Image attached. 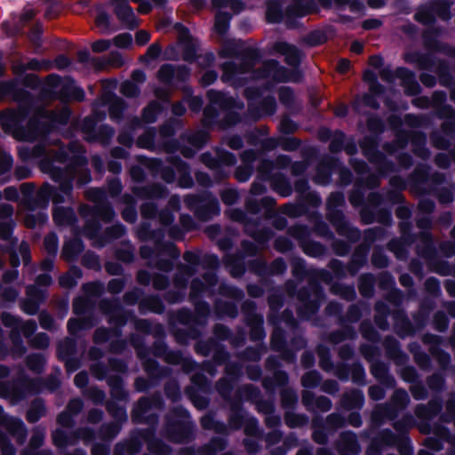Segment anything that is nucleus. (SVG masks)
<instances>
[{
	"mask_svg": "<svg viewBox=\"0 0 455 455\" xmlns=\"http://www.w3.org/2000/svg\"><path fill=\"white\" fill-rule=\"evenodd\" d=\"M167 162L172 164L179 173L178 185L183 188H190L194 186V180L190 175L188 164L179 156H170Z\"/></svg>",
	"mask_w": 455,
	"mask_h": 455,
	"instance_id": "51",
	"label": "nucleus"
},
{
	"mask_svg": "<svg viewBox=\"0 0 455 455\" xmlns=\"http://www.w3.org/2000/svg\"><path fill=\"white\" fill-rule=\"evenodd\" d=\"M66 149L73 154L69 163L65 167L56 166L50 159H41L39 168L50 176L52 180L60 184V189L71 195L76 180V186L81 188L92 181L91 172L88 169V159L84 156L86 149L78 140L70 141Z\"/></svg>",
	"mask_w": 455,
	"mask_h": 455,
	"instance_id": "1",
	"label": "nucleus"
},
{
	"mask_svg": "<svg viewBox=\"0 0 455 455\" xmlns=\"http://www.w3.org/2000/svg\"><path fill=\"white\" fill-rule=\"evenodd\" d=\"M164 305L157 295H148L139 302V312L145 315L148 312L161 315L164 312Z\"/></svg>",
	"mask_w": 455,
	"mask_h": 455,
	"instance_id": "59",
	"label": "nucleus"
},
{
	"mask_svg": "<svg viewBox=\"0 0 455 455\" xmlns=\"http://www.w3.org/2000/svg\"><path fill=\"white\" fill-rule=\"evenodd\" d=\"M141 364L148 379L143 377L135 379L133 387L137 392H146L150 387L156 386L160 379L170 376L172 373L169 367L160 366L155 359H146Z\"/></svg>",
	"mask_w": 455,
	"mask_h": 455,
	"instance_id": "16",
	"label": "nucleus"
},
{
	"mask_svg": "<svg viewBox=\"0 0 455 455\" xmlns=\"http://www.w3.org/2000/svg\"><path fill=\"white\" fill-rule=\"evenodd\" d=\"M143 442L138 430L128 440L117 443L113 453L114 455H135L140 451Z\"/></svg>",
	"mask_w": 455,
	"mask_h": 455,
	"instance_id": "45",
	"label": "nucleus"
},
{
	"mask_svg": "<svg viewBox=\"0 0 455 455\" xmlns=\"http://www.w3.org/2000/svg\"><path fill=\"white\" fill-rule=\"evenodd\" d=\"M296 3L287 6L284 12V22L288 28H295L296 18L315 13L318 8L315 0H294Z\"/></svg>",
	"mask_w": 455,
	"mask_h": 455,
	"instance_id": "26",
	"label": "nucleus"
},
{
	"mask_svg": "<svg viewBox=\"0 0 455 455\" xmlns=\"http://www.w3.org/2000/svg\"><path fill=\"white\" fill-rule=\"evenodd\" d=\"M164 401L159 391L148 396H141L133 404L131 411V419L133 424H148L156 427L158 423V416L156 413L146 415L151 409L163 410Z\"/></svg>",
	"mask_w": 455,
	"mask_h": 455,
	"instance_id": "10",
	"label": "nucleus"
},
{
	"mask_svg": "<svg viewBox=\"0 0 455 455\" xmlns=\"http://www.w3.org/2000/svg\"><path fill=\"white\" fill-rule=\"evenodd\" d=\"M335 448L339 453L350 452L358 454L360 451V445L358 443L356 435L351 431L341 432L338 441L336 442Z\"/></svg>",
	"mask_w": 455,
	"mask_h": 455,
	"instance_id": "52",
	"label": "nucleus"
},
{
	"mask_svg": "<svg viewBox=\"0 0 455 455\" xmlns=\"http://www.w3.org/2000/svg\"><path fill=\"white\" fill-rule=\"evenodd\" d=\"M188 419L189 413L185 408L173 407L165 416L163 435L173 443H185L191 441L193 424Z\"/></svg>",
	"mask_w": 455,
	"mask_h": 455,
	"instance_id": "8",
	"label": "nucleus"
},
{
	"mask_svg": "<svg viewBox=\"0 0 455 455\" xmlns=\"http://www.w3.org/2000/svg\"><path fill=\"white\" fill-rule=\"evenodd\" d=\"M184 204L202 221H207L220 212L217 198L209 192L187 195L184 197Z\"/></svg>",
	"mask_w": 455,
	"mask_h": 455,
	"instance_id": "12",
	"label": "nucleus"
},
{
	"mask_svg": "<svg viewBox=\"0 0 455 455\" xmlns=\"http://www.w3.org/2000/svg\"><path fill=\"white\" fill-rule=\"evenodd\" d=\"M386 356L396 365H403L408 361V355L402 351L399 341L393 336H387L383 341Z\"/></svg>",
	"mask_w": 455,
	"mask_h": 455,
	"instance_id": "46",
	"label": "nucleus"
},
{
	"mask_svg": "<svg viewBox=\"0 0 455 455\" xmlns=\"http://www.w3.org/2000/svg\"><path fill=\"white\" fill-rule=\"evenodd\" d=\"M84 251V244L80 238H73L66 242L61 251V259L66 262H73Z\"/></svg>",
	"mask_w": 455,
	"mask_h": 455,
	"instance_id": "64",
	"label": "nucleus"
},
{
	"mask_svg": "<svg viewBox=\"0 0 455 455\" xmlns=\"http://www.w3.org/2000/svg\"><path fill=\"white\" fill-rule=\"evenodd\" d=\"M7 97L18 104L32 105L34 101L32 94L28 91L18 87V81L14 78L0 81V102Z\"/></svg>",
	"mask_w": 455,
	"mask_h": 455,
	"instance_id": "25",
	"label": "nucleus"
},
{
	"mask_svg": "<svg viewBox=\"0 0 455 455\" xmlns=\"http://www.w3.org/2000/svg\"><path fill=\"white\" fill-rule=\"evenodd\" d=\"M363 393L357 388L345 391L339 398V406L346 411L359 410L363 406Z\"/></svg>",
	"mask_w": 455,
	"mask_h": 455,
	"instance_id": "50",
	"label": "nucleus"
},
{
	"mask_svg": "<svg viewBox=\"0 0 455 455\" xmlns=\"http://www.w3.org/2000/svg\"><path fill=\"white\" fill-rule=\"evenodd\" d=\"M419 243L416 246V253L427 260L436 257V249L433 242V235L428 231H420L418 234Z\"/></svg>",
	"mask_w": 455,
	"mask_h": 455,
	"instance_id": "48",
	"label": "nucleus"
},
{
	"mask_svg": "<svg viewBox=\"0 0 455 455\" xmlns=\"http://www.w3.org/2000/svg\"><path fill=\"white\" fill-rule=\"evenodd\" d=\"M435 116L444 120L440 126L441 132L450 139H453L455 137V109L451 105H446L439 108Z\"/></svg>",
	"mask_w": 455,
	"mask_h": 455,
	"instance_id": "42",
	"label": "nucleus"
},
{
	"mask_svg": "<svg viewBox=\"0 0 455 455\" xmlns=\"http://www.w3.org/2000/svg\"><path fill=\"white\" fill-rule=\"evenodd\" d=\"M124 64L123 56L118 52H111L108 56L93 60L97 70H105L108 68H119Z\"/></svg>",
	"mask_w": 455,
	"mask_h": 455,
	"instance_id": "63",
	"label": "nucleus"
},
{
	"mask_svg": "<svg viewBox=\"0 0 455 455\" xmlns=\"http://www.w3.org/2000/svg\"><path fill=\"white\" fill-rule=\"evenodd\" d=\"M256 303L252 300H244L241 305L244 323L250 328V339L261 341L266 337L263 323V315L256 312Z\"/></svg>",
	"mask_w": 455,
	"mask_h": 455,
	"instance_id": "18",
	"label": "nucleus"
},
{
	"mask_svg": "<svg viewBox=\"0 0 455 455\" xmlns=\"http://www.w3.org/2000/svg\"><path fill=\"white\" fill-rule=\"evenodd\" d=\"M137 236L141 242L153 241L154 248L143 245L140 248V254L142 259H149L152 256L167 255L172 259H177L180 251L178 247L171 242H164L165 233L163 228L152 229L148 222H142L137 229Z\"/></svg>",
	"mask_w": 455,
	"mask_h": 455,
	"instance_id": "5",
	"label": "nucleus"
},
{
	"mask_svg": "<svg viewBox=\"0 0 455 455\" xmlns=\"http://www.w3.org/2000/svg\"><path fill=\"white\" fill-rule=\"evenodd\" d=\"M429 179V167L426 164L418 165L409 175L410 192L417 196L430 195L432 190L422 187Z\"/></svg>",
	"mask_w": 455,
	"mask_h": 455,
	"instance_id": "30",
	"label": "nucleus"
},
{
	"mask_svg": "<svg viewBox=\"0 0 455 455\" xmlns=\"http://www.w3.org/2000/svg\"><path fill=\"white\" fill-rule=\"evenodd\" d=\"M370 371L373 378L382 386L387 388L395 387V379L389 371V366L382 361L372 362L370 365Z\"/></svg>",
	"mask_w": 455,
	"mask_h": 455,
	"instance_id": "41",
	"label": "nucleus"
},
{
	"mask_svg": "<svg viewBox=\"0 0 455 455\" xmlns=\"http://www.w3.org/2000/svg\"><path fill=\"white\" fill-rule=\"evenodd\" d=\"M224 265L229 268L231 276L241 277L246 271L243 257L240 253L228 254L223 259Z\"/></svg>",
	"mask_w": 455,
	"mask_h": 455,
	"instance_id": "61",
	"label": "nucleus"
},
{
	"mask_svg": "<svg viewBox=\"0 0 455 455\" xmlns=\"http://www.w3.org/2000/svg\"><path fill=\"white\" fill-rule=\"evenodd\" d=\"M276 101L273 96L263 98L257 105L249 104L248 111L254 120L265 116H273L276 111Z\"/></svg>",
	"mask_w": 455,
	"mask_h": 455,
	"instance_id": "47",
	"label": "nucleus"
},
{
	"mask_svg": "<svg viewBox=\"0 0 455 455\" xmlns=\"http://www.w3.org/2000/svg\"><path fill=\"white\" fill-rule=\"evenodd\" d=\"M101 100L103 104L108 105L110 119L120 122L123 119L124 110L127 108L125 100L111 92L103 93Z\"/></svg>",
	"mask_w": 455,
	"mask_h": 455,
	"instance_id": "39",
	"label": "nucleus"
},
{
	"mask_svg": "<svg viewBox=\"0 0 455 455\" xmlns=\"http://www.w3.org/2000/svg\"><path fill=\"white\" fill-rule=\"evenodd\" d=\"M341 329L331 331L326 335L325 340L331 344L337 345L345 340H353L357 334L355 328L351 325H340Z\"/></svg>",
	"mask_w": 455,
	"mask_h": 455,
	"instance_id": "62",
	"label": "nucleus"
},
{
	"mask_svg": "<svg viewBox=\"0 0 455 455\" xmlns=\"http://www.w3.org/2000/svg\"><path fill=\"white\" fill-rule=\"evenodd\" d=\"M369 251L359 244L354 249L351 258L346 265L347 274L355 276L367 264Z\"/></svg>",
	"mask_w": 455,
	"mask_h": 455,
	"instance_id": "49",
	"label": "nucleus"
},
{
	"mask_svg": "<svg viewBox=\"0 0 455 455\" xmlns=\"http://www.w3.org/2000/svg\"><path fill=\"white\" fill-rule=\"evenodd\" d=\"M78 212L84 219L94 217L104 223H110L116 216L112 204L108 200L93 205L82 204L78 208Z\"/></svg>",
	"mask_w": 455,
	"mask_h": 455,
	"instance_id": "28",
	"label": "nucleus"
},
{
	"mask_svg": "<svg viewBox=\"0 0 455 455\" xmlns=\"http://www.w3.org/2000/svg\"><path fill=\"white\" fill-rule=\"evenodd\" d=\"M273 49L284 56V61L288 66L297 68L300 65L302 53L295 45L286 42H276Z\"/></svg>",
	"mask_w": 455,
	"mask_h": 455,
	"instance_id": "43",
	"label": "nucleus"
},
{
	"mask_svg": "<svg viewBox=\"0 0 455 455\" xmlns=\"http://www.w3.org/2000/svg\"><path fill=\"white\" fill-rule=\"evenodd\" d=\"M195 313L188 307L179 309L175 314L178 323L182 325H197L204 327L208 323L211 307L208 302H197L193 304Z\"/></svg>",
	"mask_w": 455,
	"mask_h": 455,
	"instance_id": "19",
	"label": "nucleus"
},
{
	"mask_svg": "<svg viewBox=\"0 0 455 455\" xmlns=\"http://www.w3.org/2000/svg\"><path fill=\"white\" fill-rule=\"evenodd\" d=\"M39 116L49 119L54 126L55 124H66L69 121L71 116V110L68 107H63L59 109H44L43 108H38Z\"/></svg>",
	"mask_w": 455,
	"mask_h": 455,
	"instance_id": "57",
	"label": "nucleus"
},
{
	"mask_svg": "<svg viewBox=\"0 0 455 455\" xmlns=\"http://www.w3.org/2000/svg\"><path fill=\"white\" fill-rule=\"evenodd\" d=\"M32 105L19 104L16 108H7L0 111V124L5 132L12 133L13 136L21 140L22 122L28 115L29 108Z\"/></svg>",
	"mask_w": 455,
	"mask_h": 455,
	"instance_id": "17",
	"label": "nucleus"
},
{
	"mask_svg": "<svg viewBox=\"0 0 455 455\" xmlns=\"http://www.w3.org/2000/svg\"><path fill=\"white\" fill-rule=\"evenodd\" d=\"M363 155L376 167L380 175H387L396 172L395 164L378 149L379 140L372 136H365L359 142Z\"/></svg>",
	"mask_w": 455,
	"mask_h": 455,
	"instance_id": "13",
	"label": "nucleus"
},
{
	"mask_svg": "<svg viewBox=\"0 0 455 455\" xmlns=\"http://www.w3.org/2000/svg\"><path fill=\"white\" fill-rule=\"evenodd\" d=\"M249 73H252L255 79L271 78L275 83H285L290 80V71L280 66L275 60H264L259 68L254 67Z\"/></svg>",
	"mask_w": 455,
	"mask_h": 455,
	"instance_id": "22",
	"label": "nucleus"
},
{
	"mask_svg": "<svg viewBox=\"0 0 455 455\" xmlns=\"http://www.w3.org/2000/svg\"><path fill=\"white\" fill-rule=\"evenodd\" d=\"M221 58H235L240 60L239 63L235 61H226L220 65L222 71L221 80L224 83L235 84V80L238 75L249 73L258 64L260 59L259 50L254 48H244L237 50L234 45L228 44L219 52Z\"/></svg>",
	"mask_w": 455,
	"mask_h": 455,
	"instance_id": "4",
	"label": "nucleus"
},
{
	"mask_svg": "<svg viewBox=\"0 0 455 455\" xmlns=\"http://www.w3.org/2000/svg\"><path fill=\"white\" fill-rule=\"evenodd\" d=\"M71 194H73V192ZM64 196L68 197L72 196V195L63 193L60 189V186L56 188L48 182H44L36 191L35 200H27L28 210H35L37 207H46L50 200H52L54 204H62L65 202Z\"/></svg>",
	"mask_w": 455,
	"mask_h": 455,
	"instance_id": "20",
	"label": "nucleus"
},
{
	"mask_svg": "<svg viewBox=\"0 0 455 455\" xmlns=\"http://www.w3.org/2000/svg\"><path fill=\"white\" fill-rule=\"evenodd\" d=\"M397 78L401 80V86L404 89L407 96H416L421 92V88L416 80L415 74L406 68H396Z\"/></svg>",
	"mask_w": 455,
	"mask_h": 455,
	"instance_id": "44",
	"label": "nucleus"
},
{
	"mask_svg": "<svg viewBox=\"0 0 455 455\" xmlns=\"http://www.w3.org/2000/svg\"><path fill=\"white\" fill-rule=\"evenodd\" d=\"M270 348L280 353V358L288 363H292L296 360L294 351L286 346L284 331L280 327H275L271 334Z\"/></svg>",
	"mask_w": 455,
	"mask_h": 455,
	"instance_id": "32",
	"label": "nucleus"
},
{
	"mask_svg": "<svg viewBox=\"0 0 455 455\" xmlns=\"http://www.w3.org/2000/svg\"><path fill=\"white\" fill-rule=\"evenodd\" d=\"M272 190L283 197H288L292 194V187L288 178L281 173H275L267 180Z\"/></svg>",
	"mask_w": 455,
	"mask_h": 455,
	"instance_id": "58",
	"label": "nucleus"
},
{
	"mask_svg": "<svg viewBox=\"0 0 455 455\" xmlns=\"http://www.w3.org/2000/svg\"><path fill=\"white\" fill-rule=\"evenodd\" d=\"M112 4L116 16L125 28L134 29L140 26V20L128 4V0H112Z\"/></svg>",
	"mask_w": 455,
	"mask_h": 455,
	"instance_id": "31",
	"label": "nucleus"
},
{
	"mask_svg": "<svg viewBox=\"0 0 455 455\" xmlns=\"http://www.w3.org/2000/svg\"><path fill=\"white\" fill-rule=\"evenodd\" d=\"M207 98L210 104L204 108L203 118L201 121L202 125L204 128H210L214 124L215 119L219 116L216 107H219L223 111H228L235 108L242 109L243 108V103L237 102L233 97L220 91L209 90L207 92Z\"/></svg>",
	"mask_w": 455,
	"mask_h": 455,
	"instance_id": "11",
	"label": "nucleus"
},
{
	"mask_svg": "<svg viewBox=\"0 0 455 455\" xmlns=\"http://www.w3.org/2000/svg\"><path fill=\"white\" fill-rule=\"evenodd\" d=\"M125 232L124 226L120 223L108 227L99 239L92 243V245L96 248H102L110 241L124 236Z\"/></svg>",
	"mask_w": 455,
	"mask_h": 455,
	"instance_id": "54",
	"label": "nucleus"
},
{
	"mask_svg": "<svg viewBox=\"0 0 455 455\" xmlns=\"http://www.w3.org/2000/svg\"><path fill=\"white\" fill-rule=\"evenodd\" d=\"M53 130V125L49 119L39 116L38 108L35 115L30 117L21 132V140L34 141L44 138Z\"/></svg>",
	"mask_w": 455,
	"mask_h": 455,
	"instance_id": "21",
	"label": "nucleus"
},
{
	"mask_svg": "<svg viewBox=\"0 0 455 455\" xmlns=\"http://www.w3.org/2000/svg\"><path fill=\"white\" fill-rule=\"evenodd\" d=\"M132 193L141 200L161 199L167 196L168 189L160 183H150L145 186H133L131 188Z\"/></svg>",
	"mask_w": 455,
	"mask_h": 455,
	"instance_id": "35",
	"label": "nucleus"
},
{
	"mask_svg": "<svg viewBox=\"0 0 455 455\" xmlns=\"http://www.w3.org/2000/svg\"><path fill=\"white\" fill-rule=\"evenodd\" d=\"M0 426L15 439L20 445L26 442L28 431L21 419L10 417L4 413L3 407L0 405Z\"/></svg>",
	"mask_w": 455,
	"mask_h": 455,
	"instance_id": "29",
	"label": "nucleus"
},
{
	"mask_svg": "<svg viewBox=\"0 0 455 455\" xmlns=\"http://www.w3.org/2000/svg\"><path fill=\"white\" fill-rule=\"evenodd\" d=\"M411 143L412 153L422 160H427L430 156V151L427 148V136L424 132L419 131L411 132Z\"/></svg>",
	"mask_w": 455,
	"mask_h": 455,
	"instance_id": "56",
	"label": "nucleus"
},
{
	"mask_svg": "<svg viewBox=\"0 0 455 455\" xmlns=\"http://www.w3.org/2000/svg\"><path fill=\"white\" fill-rule=\"evenodd\" d=\"M41 392V380L21 377L12 381L11 403L15 404L24 400L28 395Z\"/></svg>",
	"mask_w": 455,
	"mask_h": 455,
	"instance_id": "24",
	"label": "nucleus"
},
{
	"mask_svg": "<svg viewBox=\"0 0 455 455\" xmlns=\"http://www.w3.org/2000/svg\"><path fill=\"white\" fill-rule=\"evenodd\" d=\"M52 219L57 226H73L77 220L75 211L63 206H56L52 210Z\"/></svg>",
	"mask_w": 455,
	"mask_h": 455,
	"instance_id": "60",
	"label": "nucleus"
},
{
	"mask_svg": "<svg viewBox=\"0 0 455 455\" xmlns=\"http://www.w3.org/2000/svg\"><path fill=\"white\" fill-rule=\"evenodd\" d=\"M311 275L309 285L299 289L297 294V300L299 302L297 314L301 319H309L319 310L324 299L320 282L331 285L333 281L332 274L326 269L312 268Z\"/></svg>",
	"mask_w": 455,
	"mask_h": 455,
	"instance_id": "2",
	"label": "nucleus"
},
{
	"mask_svg": "<svg viewBox=\"0 0 455 455\" xmlns=\"http://www.w3.org/2000/svg\"><path fill=\"white\" fill-rule=\"evenodd\" d=\"M26 297L19 300L20 310L28 315H35L39 312L40 307L45 302L48 292L36 285H28L25 290Z\"/></svg>",
	"mask_w": 455,
	"mask_h": 455,
	"instance_id": "23",
	"label": "nucleus"
},
{
	"mask_svg": "<svg viewBox=\"0 0 455 455\" xmlns=\"http://www.w3.org/2000/svg\"><path fill=\"white\" fill-rule=\"evenodd\" d=\"M134 329L144 334H152L155 338L162 339L165 336L164 327L161 323L155 325L148 319H141L133 317L132 319Z\"/></svg>",
	"mask_w": 455,
	"mask_h": 455,
	"instance_id": "55",
	"label": "nucleus"
},
{
	"mask_svg": "<svg viewBox=\"0 0 455 455\" xmlns=\"http://www.w3.org/2000/svg\"><path fill=\"white\" fill-rule=\"evenodd\" d=\"M443 30L439 27H431L426 28L422 33L424 47L430 52H442L449 57L455 59V47L448 44L441 43L437 37Z\"/></svg>",
	"mask_w": 455,
	"mask_h": 455,
	"instance_id": "27",
	"label": "nucleus"
},
{
	"mask_svg": "<svg viewBox=\"0 0 455 455\" xmlns=\"http://www.w3.org/2000/svg\"><path fill=\"white\" fill-rule=\"evenodd\" d=\"M443 403L440 398H433L427 404H417L414 409L416 417L419 419H432L440 414Z\"/></svg>",
	"mask_w": 455,
	"mask_h": 455,
	"instance_id": "53",
	"label": "nucleus"
},
{
	"mask_svg": "<svg viewBox=\"0 0 455 455\" xmlns=\"http://www.w3.org/2000/svg\"><path fill=\"white\" fill-rule=\"evenodd\" d=\"M275 205L276 201L271 196H264L260 200L250 198L245 202V210L251 214H257L264 209V218L270 220L274 217Z\"/></svg>",
	"mask_w": 455,
	"mask_h": 455,
	"instance_id": "37",
	"label": "nucleus"
},
{
	"mask_svg": "<svg viewBox=\"0 0 455 455\" xmlns=\"http://www.w3.org/2000/svg\"><path fill=\"white\" fill-rule=\"evenodd\" d=\"M395 448L400 455H412L413 448L409 435L395 434L389 428H385L371 440L366 449V455H382L384 448Z\"/></svg>",
	"mask_w": 455,
	"mask_h": 455,
	"instance_id": "9",
	"label": "nucleus"
},
{
	"mask_svg": "<svg viewBox=\"0 0 455 455\" xmlns=\"http://www.w3.org/2000/svg\"><path fill=\"white\" fill-rule=\"evenodd\" d=\"M52 68V63L46 60L29 59L28 62L20 60L12 62L11 70L14 76H22L27 70L31 71H48Z\"/></svg>",
	"mask_w": 455,
	"mask_h": 455,
	"instance_id": "36",
	"label": "nucleus"
},
{
	"mask_svg": "<svg viewBox=\"0 0 455 455\" xmlns=\"http://www.w3.org/2000/svg\"><path fill=\"white\" fill-rule=\"evenodd\" d=\"M228 216L233 221L243 224L244 233L258 243H266L274 235L273 231L269 228H259L260 218L252 220L241 209L230 210Z\"/></svg>",
	"mask_w": 455,
	"mask_h": 455,
	"instance_id": "15",
	"label": "nucleus"
},
{
	"mask_svg": "<svg viewBox=\"0 0 455 455\" xmlns=\"http://www.w3.org/2000/svg\"><path fill=\"white\" fill-rule=\"evenodd\" d=\"M287 234L294 238L301 251L308 257L322 258L327 252V248L322 243L310 239L311 230L306 225L296 224L287 229Z\"/></svg>",
	"mask_w": 455,
	"mask_h": 455,
	"instance_id": "14",
	"label": "nucleus"
},
{
	"mask_svg": "<svg viewBox=\"0 0 455 455\" xmlns=\"http://www.w3.org/2000/svg\"><path fill=\"white\" fill-rule=\"evenodd\" d=\"M345 196L342 192H332L326 202V220L335 228L337 234L348 239L352 243L359 242L362 234L359 228L352 227L346 220L342 210L345 205Z\"/></svg>",
	"mask_w": 455,
	"mask_h": 455,
	"instance_id": "6",
	"label": "nucleus"
},
{
	"mask_svg": "<svg viewBox=\"0 0 455 455\" xmlns=\"http://www.w3.org/2000/svg\"><path fill=\"white\" fill-rule=\"evenodd\" d=\"M140 435L148 444V450L155 455H169L172 453V447L163 440L155 438V427L140 429Z\"/></svg>",
	"mask_w": 455,
	"mask_h": 455,
	"instance_id": "33",
	"label": "nucleus"
},
{
	"mask_svg": "<svg viewBox=\"0 0 455 455\" xmlns=\"http://www.w3.org/2000/svg\"><path fill=\"white\" fill-rule=\"evenodd\" d=\"M229 404L228 424L216 420L214 413L209 411L200 419L203 429L213 431L215 434L228 436L231 432L240 430L246 420L245 411L241 399H235Z\"/></svg>",
	"mask_w": 455,
	"mask_h": 455,
	"instance_id": "7",
	"label": "nucleus"
},
{
	"mask_svg": "<svg viewBox=\"0 0 455 455\" xmlns=\"http://www.w3.org/2000/svg\"><path fill=\"white\" fill-rule=\"evenodd\" d=\"M85 94L82 88L77 87L72 79L67 80L56 94V98L62 103L70 101L82 102Z\"/></svg>",
	"mask_w": 455,
	"mask_h": 455,
	"instance_id": "40",
	"label": "nucleus"
},
{
	"mask_svg": "<svg viewBox=\"0 0 455 455\" xmlns=\"http://www.w3.org/2000/svg\"><path fill=\"white\" fill-rule=\"evenodd\" d=\"M392 318L394 321V331L400 338L404 339L416 334L413 323L403 309L396 308L393 310Z\"/></svg>",
	"mask_w": 455,
	"mask_h": 455,
	"instance_id": "34",
	"label": "nucleus"
},
{
	"mask_svg": "<svg viewBox=\"0 0 455 455\" xmlns=\"http://www.w3.org/2000/svg\"><path fill=\"white\" fill-rule=\"evenodd\" d=\"M339 161L333 157H324L316 165L315 175L313 178L318 185H327L331 181L332 172L339 167Z\"/></svg>",
	"mask_w": 455,
	"mask_h": 455,
	"instance_id": "38",
	"label": "nucleus"
},
{
	"mask_svg": "<svg viewBox=\"0 0 455 455\" xmlns=\"http://www.w3.org/2000/svg\"><path fill=\"white\" fill-rule=\"evenodd\" d=\"M98 308L107 317L108 323L113 326L112 328L102 326L95 330L92 341L96 345H100L108 341L111 335L121 336V329L127 323L131 312L124 309L118 298L101 299L98 303Z\"/></svg>",
	"mask_w": 455,
	"mask_h": 455,
	"instance_id": "3",
	"label": "nucleus"
}]
</instances>
